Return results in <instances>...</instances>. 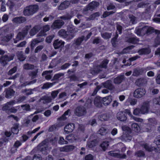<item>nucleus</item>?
I'll list each match as a JSON object with an SVG mask.
<instances>
[{"label": "nucleus", "instance_id": "4c0bfd02", "mask_svg": "<svg viewBox=\"0 0 160 160\" xmlns=\"http://www.w3.org/2000/svg\"><path fill=\"white\" fill-rule=\"evenodd\" d=\"M108 131L104 127H102L98 131V133L101 135H104L107 133Z\"/></svg>", "mask_w": 160, "mask_h": 160}, {"label": "nucleus", "instance_id": "bb28decb", "mask_svg": "<svg viewBox=\"0 0 160 160\" xmlns=\"http://www.w3.org/2000/svg\"><path fill=\"white\" fill-rule=\"evenodd\" d=\"M124 78V76L121 75L115 78L113 81L114 83L116 84H119L122 81Z\"/></svg>", "mask_w": 160, "mask_h": 160}, {"label": "nucleus", "instance_id": "5fc2aeb1", "mask_svg": "<svg viewBox=\"0 0 160 160\" xmlns=\"http://www.w3.org/2000/svg\"><path fill=\"white\" fill-rule=\"evenodd\" d=\"M20 108H22L23 110L28 111L30 110V106L28 105H25L22 106Z\"/></svg>", "mask_w": 160, "mask_h": 160}, {"label": "nucleus", "instance_id": "bf43d9fd", "mask_svg": "<svg viewBox=\"0 0 160 160\" xmlns=\"http://www.w3.org/2000/svg\"><path fill=\"white\" fill-rule=\"evenodd\" d=\"M19 108H20V106H18L16 108L13 107L12 108L9 110L11 112L15 113L17 111V109H19Z\"/></svg>", "mask_w": 160, "mask_h": 160}, {"label": "nucleus", "instance_id": "864d4df0", "mask_svg": "<svg viewBox=\"0 0 160 160\" xmlns=\"http://www.w3.org/2000/svg\"><path fill=\"white\" fill-rule=\"evenodd\" d=\"M135 155L137 157H141L144 156L145 155V154L142 151H140L137 152Z\"/></svg>", "mask_w": 160, "mask_h": 160}, {"label": "nucleus", "instance_id": "e433bc0d", "mask_svg": "<svg viewBox=\"0 0 160 160\" xmlns=\"http://www.w3.org/2000/svg\"><path fill=\"white\" fill-rule=\"evenodd\" d=\"M14 92L12 89H9L7 90L6 92V97L7 98H10L11 96L14 95Z\"/></svg>", "mask_w": 160, "mask_h": 160}, {"label": "nucleus", "instance_id": "7c9ffc66", "mask_svg": "<svg viewBox=\"0 0 160 160\" xmlns=\"http://www.w3.org/2000/svg\"><path fill=\"white\" fill-rule=\"evenodd\" d=\"M15 104V102L14 101H11L7 103L5 106L3 107V110H7L10 108L11 106Z\"/></svg>", "mask_w": 160, "mask_h": 160}, {"label": "nucleus", "instance_id": "412c9836", "mask_svg": "<svg viewBox=\"0 0 160 160\" xmlns=\"http://www.w3.org/2000/svg\"><path fill=\"white\" fill-rule=\"evenodd\" d=\"M137 100L135 99L131 98H128L125 102V104L127 105H129L130 104L131 105H134L136 104Z\"/></svg>", "mask_w": 160, "mask_h": 160}, {"label": "nucleus", "instance_id": "49530a36", "mask_svg": "<svg viewBox=\"0 0 160 160\" xmlns=\"http://www.w3.org/2000/svg\"><path fill=\"white\" fill-rule=\"evenodd\" d=\"M102 37L106 39H107L110 38L111 36V34H110L105 32L102 34Z\"/></svg>", "mask_w": 160, "mask_h": 160}, {"label": "nucleus", "instance_id": "603ef678", "mask_svg": "<svg viewBox=\"0 0 160 160\" xmlns=\"http://www.w3.org/2000/svg\"><path fill=\"white\" fill-rule=\"evenodd\" d=\"M33 68L34 66L33 65L28 64H25L23 66V68L26 69H32Z\"/></svg>", "mask_w": 160, "mask_h": 160}, {"label": "nucleus", "instance_id": "a211bd4d", "mask_svg": "<svg viewBox=\"0 0 160 160\" xmlns=\"http://www.w3.org/2000/svg\"><path fill=\"white\" fill-rule=\"evenodd\" d=\"M64 44V42L61 40H55L53 43V46L54 48L57 49L59 47L63 46Z\"/></svg>", "mask_w": 160, "mask_h": 160}, {"label": "nucleus", "instance_id": "79ce46f5", "mask_svg": "<svg viewBox=\"0 0 160 160\" xmlns=\"http://www.w3.org/2000/svg\"><path fill=\"white\" fill-rule=\"evenodd\" d=\"M67 139L70 142H72L74 141L75 139L74 136L72 134L68 135L66 137Z\"/></svg>", "mask_w": 160, "mask_h": 160}, {"label": "nucleus", "instance_id": "7ed1b4c3", "mask_svg": "<svg viewBox=\"0 0 160 160\" xmlns=\"http://www.w3.org/2000/svg\"><path fill=\"white\" fill-rule=\"evenodd\" d=\"M149 108V104L148 102H145L143 103L141 108V113L145 114L147 113Z\"/></svg>", "mask_w": 160, "mask_h": 160}, {"label": "nucleus", "instance_id": "cd10ccee", "mask_svg": "<svg viewBox=\"0 0 160 160\" xmlns=\"http://www.w3.org/2000/svg\"><path fill=\"white\" fill-rule=\"evenodd\" d=\"M52 72V71H46L42 73V75H46L45 77L47 80H49L51 79L52 76L50 74Z\"/></svg>", "mask_w": 160, "mask_h": 160}, {"label": "nucleus", "instance_id": "393cba45", "mask_svg": "<svg viewBox=\"0 0 160 160\" xmlns=\"http://www.w3.org/2000/svg\"><path fill=\"white\" fill-rule=\"evenodd\" d=\"M104 87L110 90H112L114 88V87L113 85L110 81H107L104 84Z\"/></svg>", "mask_w": 160, "mask_h": 160}, {"label": "nucleus", "instance_id": "052dcab7", "mask_svg": "<svg viewBox=\"0 0 160 160\" xmlns=\"http://www.w3.org/2000/svg\"><path fill=\"white\" fill-rule=\"evenodd\" d=\"M58 92L57 91H53L51 93L52 97L53 99H54L57 95Z\"/></svg>", "mask_w": 160, "mask_h": 160}, {"label": "nucleus", "instance_id": "0e129e2a", "mask_svg": "<svg viewBox=\"0 0 160 160\" xmlns=\"http://www.w3.org/2000/svg\"><path fill=\"white\" fill-rule=\"evenodd\" d=\"M66 95L65 92H62L61 93L59 96V98H63V99H65L66 98Z\"/></svg>", "mask_w": 160, "mask_h": 160}, {"label": "nucleus", "instance_id": "aec40b11", "mask_svg": "<svg viewBox=\"0 0 160 160\" xmlns=\"http://www.w3.org/2000/svg\"><path fill=\"white\" fill-rule=\"evenodd\" d=\"M118 119L121 121H123L127 119V118L122 112H120L117 114Z\"/></svg>", "mask_w": 160, "mask_h": 160}, {"label": "nucleus", "instance_id": "4468645a", "mask_svg": "<svg viewBox=\"0 0 160 160\" xmlns=\"http://www.w3.org/2000/svg\"><path fill=\"white\" fill-rule=\"evenodd\" d=\"M99 5V3L97 2H92L90 3L86 8V10H92L95 8L97 7Z\"/></svg>", "mask_w": 160, "mask_h": 160}, {"label": "nucleus", "instance_id": "69168bd1", "mask_svg": "<svg viewBox=\"0 0 160 160\" xmlns=\"http://www.w3.org/2000/svg\"><path fill=\"white\" fill-rule=\"evenodd\" d=\"M141 113L140 109L139 108H136L133 111V114L135 115H138Z\"/></svg>", "mask_w": 160, "mask_h": 160}, {"label": "nucleus", "instance_id": "a19ab883", "mask_svg": "<svg viewBox=\"0 0 160 160\" xmlns=\"http://www.w3.org/2000/svg\"><path fill=\"white\" fill-rule=\"evenodd\" d=\"M62 126V125H60L59 124L54 125L49 128V130L50 131H52L53 130H56V129H58V128Z\"/></svg>", "mask_w": 160, "mask_h": 160}, {"label": "nucleus", "instance_id": "f03ea898", "mask_svg": "<svg viewBox=\"0 0 160 160\" xmlns=\"http://www.w3.org/2000/svg\"><path fill=\"white\" fill-rule=\"evenodd\" d=\"M145 89L142 88L136 89L133 93V96L134 97L140 98L143 97L146 93Z\"/></svg>", "mask_w": 160, "mask_h": 160}, {"label": "nucleus", "instance_id": "2f4dec72", "mask_svg": "<svg viewBox=\"0 0 160 160\" xmlns=\"http://www.w3.org/2000/svg\"><path fill=\"white\" fill-rule=\"evenodd\" d=\"M151 51L149 48L142 49L140 50L138 52L139 54H148L150 53Z\"/></svg>", "mask_w": 160, "mask_h": 160}, {"label": "nucleus", "instance_id": "f8f14e48", "mask_svg": "<svg viewBox=\"0 0 160 160\" xmlns=\"http://www.w3.org/2000/svg\"><path fill=\"white\" fill-rule=\"evenodd\" d=\"M27 30L25 31L22 33L19 32L17 35L16 39L14 40V42L17 43L18 41L23 39L25 35L27 34Z\"/></svg>", "mask_w": 160, "mask_h": 160}, {"label": "nucleus", "instance_id": "c85d7f7f", "mask_svg": "<svg viewBox=\"0 0 160 160\" xmlns=\"http://www.w3.org/2000/svg\"><path fill=\"white\" fill-rule=\"evenodd\" d=\"M94 104L97 107H101L102 104L101 102L100 98L99 97H96L94 100Z\"/></svg>", "mask_w": 160, "mask_h": 160}, {"label": "nucleus", "instance_id": "4d7b16f0", "mask_svg": "<svg viewBox=\"0 0 160 160\" xmlns=\"http://www.w3.org/2000/svg\"><path fill=\"white\" fill-rule=\"evenodd\" d=\"M54 37V36L53 35L48 37L46 39V42L48 43H50Z\"/></svg>", "mask_w": 160, "mask_h": 160}, {"label": "nucleus", "instance_id": "a18cd8bd", "mask_svg": "<svg viewBox=\"0 0 160 160\" xmlns=\"http://www.w3.org/2000/svg\"><path fill=\"white\" fill-rule=\"evenodd\" d=\"M12 132L14 134H17L18 132V126L15 125L11 129Z\"/></svg>", "mask_w": 160, "mask_h": 160}, {"label": "nucleus", "instance_id": "6ab92c4d", "mask_svg": "<svg viewBox=\"0 0 160 160\" xmlns=\"http://www.w3.org/2000/svg\"><path fill=\"white\" fill-rule=\"evenodd\" d=\"M70 4L68 1H66L61 3L58 7V9L61 10L64 9L68 7Z\"/></svg>", "mask_w": 160, "mask_h": 160}, {"label": "nucleus", "instance_id": "39448f33", "mask_svg": "<svg viewBox=\"0 0 160 160\" xmlns=\"http://www.w3.org/2000/svg\"><path fill=\"white\" fill-rule=\"evenodd\" d=\"M13 55H9V57L5 56L2 57L0 59V62L3 65H5L7 64V62L12 60L13 59Z\"/></svg>", "mask_w": 160, "mask_h": 160}, {"label": "nucleus", "instance_id": "37998d69", "mask_svg": "<svg viewBox=\"0 0 160 160\" xmlns=\"http://www.w3.org/2000/svg\"><path fill=\"white\" fill-rule=\"evenodd\" d=\"M139 72H137L136 71H138L137 70H135L133 72V75L135 76H138L139 74H142L144 72V70L143 69H138Z\"/></svg>", "mask_w": 160, "mask_h": 160}, {"label": "nucleus", "instance_id": "c756f323", "mask_svg": "<svg viewBox=\"0 0 160 160\" xmlns=\"http://www.w3.org/2000/svg\"><path fill=\"white\" fill-rule=\"evenodd\" d=\"M132 130L135 132H138L140 131L139 126L136 123H133L132 125Z\"/></svg>", "mask_w": 160, "mask_h": 160}, {"label": "nucleus", "instance_id": "6e6552de", "mask_svg": "<svg viewBox=\"0 0 160 160\" xmlns=\"http://www.w3.org/2000/svg\"><path fill=\"white\" fill-rule=\"evenodd\" d=\"M59 36H62L65 38H71L73 37L70 33L69 34L68 32H66L64 30L61 29L59 31L58 33Z\"/></svg>", "mask_w": 160, "mask_h": 160}, {"label": "nucleus", "instance_id": "20e7f679", "mask_svg": "<svg viewBox=\"0 0 160 160\" xmlns=\"http://www.w3.org/2000/svg\"><path fill=\"white\" fill-rule=\"evenodd\" d=\"M86 113V110L83 107L77 108L75 110V113L78 116H81L85 115Z\"/></svg>", "mask_w": 160, "mask_h": 160}, {"label": "nucleus", "instance_id": "774afa93", "mask_svg": "<svg viewBox=\"0 0 160 160\" xmlns=\"http://www.w3.org/2000/svg\"><path fill=\"white\" fill-rule=\"evenodd\" d=\"M153 102L156 104H160V96L159 98L154 99L153 100Z\"/></svg>", "mask_w": 160, "mask_h": 160}, {"label": "nucleus", "instance_id": "de8ad7c7", "mask_svg": "<svg viewBox=\"0 0 160 160\" xmlns=\"http://www.w3.org/2000/svg\"><path fill=\"white\" fill-rule=\"evenodd\" d=\"M53 85V83H46L43 85L42 88L43 89H47L51 87Z\"/></svg>", "mask_w": 160, "mask_h": 160}, {"label": "nucleus", "instance_id": "ea45409f", "mask_svg": "<svg viewBox=\"0 0 160 160\" xmlns=\"http://www.w3.org/2000/svg\"><path fill=\"white\" fill-rule=\"evenodd\" d=\"M138 41V38H136L135 37H132L129 38L128 41V42L130 43L135 44L137 43Z\"/></svg>", "mask_w": 160, "mask_h": 160}, {"label": "nucleus", "instance_id": "f3484780", "mask_svg": "<svg viewBox=\"0 0 160 160\" xmlns=\"http://www.w3.org/2000/svg\"><path fill=\"white\" fill-rule=\"evenodd\" d=\"M25 21V18L24 17L15 18H13L12 20L13 22L16 24L22 23L24 22Z\"/></svg>", "mask_w": 160, "mask_h": 160}, {"label": "nucleus", "instance_id": "9d476101", "mask_svg": "<svg viewBox=\"0 0 160 160\" xmlns=\"http://www.w3.org/2000/svg\"><path fill=\"white\" fill-rule=\"evenodd\" d=\"M50 29V27L48 25L43 26L40 32L38 34V36H46V32Z\"/></svg>", "mask_w": 160, "mask_h": 160}, {"label": "nucleus", "instance_id": "58836bf2", "mask_svg": "<svg viewBox=\"0 0 160 160\" xmlns=\"http://www.w3.org/2000/svg\"><path fill=\"white\" fill-rule=\"evenodd\" d=\"M13 35L12 34H9L4 36L2 39L3 42L8 41L12 37Z\"/></svg>", "mask_w": 160, "mask_h": 160}, {"label": "nucleus", "instance_id": "b1692460", "mask_svg": "<svg viewBox=\"0 0 160 160\" xmlns=\"http://www.w3.org/2000/svg\"><path fill=\"white\" fill-rule=\"evenodd\" d=\"M40 29V27L39 26H36L34 27L30 31V34L31 36H33L38 32Z\"/></svg>", "mask_w": 160, "mask_h": 160}, {"label": "nucleus", "instance_id": "0eeeda50", "mask_svg": "<svg viewBox=\"0 0 160 160\" xmlns=\"http://www.w3.org/2000/svg\"><path fill=\"white\" fill-rule=\"evenodd\" d=\"M75 126L73 123H71L66 125L64 129V132L67 134L72 132L74 130Z\"/></svg>", "mask_w": 160, "mask_h": 160}, {"label": "nucleus", "instance_id": "680f3d73", "mask_svg": "<svg viewBox=\"0 0 160 160\" xmlns=\"http://www.w3.org/2000/svg\"><path fill=\"white\" fill-rule=\"evenodd\" d=\"M130 22L132 24H134L136 23V18L133 15L131 16L130 17Z\"/></svg>", "mask_w": 160, "mask_h": 160}, {"label": "nucleus", "instance_id": "2eb2a0df", "mask_svg": "<svg viewBox=\"0 0 160 160\" xmlns=\"http://www.w3.org/2000/svg\"><path fill=\"white\" fill-rule=\"evenodd\" d=\"M74 148V146L72 145L66 146L60 148V150L61 152H68L73 150Z\"/></svg>", "mask_w": 160, "mask_h": 160}, {"label": "nucleus", "instance_id": "1a4fd4ad", "mask_svg": "<svg viewBox=\"0 0 160 160\" xmlns=\"http://www.w3.org/2000/svg\"><path fill=\"white\" fill-rule=\"evenodd\" d=\"M38 147L40 151L42 152L43 154H46L48 153V150L47 149V145L45 144L44 141L39 144Z\"/></svg>", "mask_w": 160, "mask_h": 160}, {"label": "nucleus", "instance_id": "6e6d98bb", "mask_svg": "<svg viewBox=\"0 0 160 160\" xmlns=\"http://www.w3.org/2000/svg\"><path fill=\"white\" fill-rule=\"evenodd\" d=\"M142 30V28L141 29L138 28H137L136 29V33L138 35H140L141 34H144V33H143V32H144V31H143Z\"/></svg>", "mask_w": 160, "mask_h": 160}, {"label": "nucleus", "instance_id": "473e14b6", "mask_svg": "<svg viewBox=\"0 0 160 160\" xmlns=\"http://www.w3.org/2000/svg\"><path fill=\"white\" fill-rule=\"evenodd\" d=\"M97 144L96 140L90 141L88 142L87 144V147L88 148H91L95 146Z\"/></svg>", "mask_w": 160, "mask_h": 160}, {"label": "nucleus", "instance_id": "dca6fc26", "mask_svg": "<svg viewBox=\"0 0 160 160\" xmlns=\"http://www.w3.org/2000/svg\"><path fill=\"white\" fill-rule=\"evenodd\" d=\"M112 100V96H109L107 97L103 98L102 100V102L105 105H108L109 104Z\"/></svg>", "mask_w": 160, "mask_h": 160}, {"label": "nucleus", "instance_id": "13d9d810", "mask_svg": "<svg viewBox=\"0 0 160 160\" xmlns=\"http://www.w3.org/2000/svg\"><path fill=\"white\" fill-rule=\"evenodd\" d=\"M85 160H92L93 159V156L91 154L87 155L85 157Z\"/></svg>", "mask_w": 160, "mask_h": 160}, {"label": "nucleus", "instance_id": "72a5a7b5", "mask_svg": "<svg viewBox=\"0 0 160 160\" xmlns=\"http://www.w3.org/2000/svg\"><path fill=\"white\" fill-rule=\"evenodd\" d=\"M136 84L138 86L142 85L146 83V80L144 78H140L137 79L136 81Z\"/></svg>", "mask_w": 160, "mask_h": 160}, {"label": "nucleus", "instance_id": "3c124183", "mask_svg": "<svg viewBox=\"0 0 160 160\" xmlns=\"http://www.w3.org/2000/svg\"><path fill=\"white\" fill-rule=\"evenodd\" d=\"M54 18L53 16L52 15H50L49 17L44 18L43 19V20L44 22H47L48 21H51Z\"/></svg>", "mask_w": 160, "mask_h": 160}, {"label": "nucleus", "instance_id": "8fccbe9b", "mask_svg": "<svg viewBox=\"0 0 160 160\" xmlns=\"http://www.w3.org/2000/svg\"><path fill=\"white\" fill-rule=\"evenodd\" d=\"M144 148L146 150L148 151H152L154 149L153 147H151V146H149L148 145L145 144L144 145Z\"/></svg>", "mask_w": 160, "mask_h": 160}, {"label": "nucleus", "instance_id": "f257e3e1", "mask_svg": "<svg viewBox=\"0 0 160 160\" xmlns=\"http://www.w3.org/2000/svg\"><path fill=\"white\" fill-rule=\"evenodd\" d=\"M38 9V6L37 5H31L25 8L23 13L26 16L31 15L36 12Z\"/></svg>", "mask_w": 160, "mask_h": 160}, {"label": "nucleus", "instance_id": "a878e982", "mask_svg": "<svg viewBox=\"0 0 160 160\" xmlns=\"http://www.w3.org/2000/svg\"><path fill=\"white\" fill-rule=\"evenodd\" d=\"M120 138L122 141L126 142H129L132 139L130 136L125 134H123Z\"/></svg>", "mask_w": 160, "mask_h": 160}, {"label": "nucleus", "instance_id": "338daca9", "mask_svg": "<svg viewBox=\"0 0 160 160\" xmlns=\"http://www.w3.org/2000/svg\"><path fill=\"white\" fill-rule=\"evenodd\" d=\"M154 142L157 145H160V136H159L154 141Z\"/></svg>", "mask_w": 160, "mask_h": 160}, {"label": "nucleus", "instance_id": "c9c22d12", "mask_svg": "<svg viewBox=\"0 0 160 160\" xmlns=\"http://www.w3.org/2000/svg\"><path fill=\"white\" fill-rule=\"evenodd\" d=\"M108 141H104L101 145V146L103 151H105L109 146Z\"/></svg>", "mask_w": 160, "mask_h": 160}, {"label": "nucleus", "instance_id": "5701e85b", "mask_svg": "<svg viewBox=\"0 0 160 160\" xmlns=\"http://www.w3.org/2000/svg\"><path fill=\"white\" fill-rule=\"evenodd\" d=\"M44 39L43 38H41L38 39H33L31 42V48H33L37 44L42 42L44 40Z\"/></svg>", "mask_w": 160, "mask_h": 160}, {"label": "nucleus", "instance_id": "c03bdc74", "mask_svg": "<svg viewBox=\"0 0 160 160\" xmlns=\"http://www.w3.org/2000/svg\"><path fill=\"white\" fill-rule=\"evenodd\" d=\"M108 61L107 60H104L102 62L100 66V68H105L106 67L108 63Z\"/></svg>", "mask_w": 160, "mask_h": 160}, {"label": "nucleus", "instance_id": "9b49d317", "mask_svg": "<svg viewBox=\"0 0 160 160\" xmlns=\"http://www.w3.org/2000/svg\"><path fill=\"white\" fill-rule=\"evenodd\" d=\"M64 22L62 20H56L52 25L51 27L53 29L59 28L63 25Z\"/></svg>", "mask_w": 160, "mask_h": 160}, {"label": "nucleus", "instance_id": "ddd939ff", "mask_svg": "<svg viewBox=\"0 0 160 160\" xmlns=\"http://www.w3.org/2000/svg\"><path fill=\"white\" fill-rule=\"evenodd\" d=\"M108 154L111 156L115 157L121 158H125L126 156L125 155H121L114 151L109 152Z\"/></svg>", "mask_w": 160, "mask_h": 160}, {"label": "nucleus", "instance_id": "4be33fe9", "mask_svg": "<svg viewBox=\"0 0 160 160\" xmlns=\"http://www.w3.org/2000/svg\"><path fill=\"white\" fill-rule=\"evenodd\" d=\"M124 112L126 114H128L131 117H132L133 120L136 121L141 122L142 121V119L133 117L132 114V113L130 110L128 109H126L124 110Z\"/></svg>", "mask_w": 160, "mask_h": 160}, {"label": "nucleus", "instance_id": "423d86ee", "mask_svg": "<svg viewBox=\"0 0 160 160\" xmlns=\"http://www.w3.org/2000/svg\"><path fill=\"white\" fill-rule=\"evenodd\" d=\"M142 31H144L143 32V33H152L155 32L156 34H160V31L158 30H154L152 27H150L148 26H145L142 28Z\"/></svg>", "mask_w": 160, "mask_h": 160}, {"label": "nucleus", "instance_id": "e2e57ef3", "mask_svg": "<svg viewBox=\"0 0 160 160\" xmlns=\"http://www.w3.org/2000/svg\"><path fill=\"white\" fill-rule=\"evenodd\" d=\"M17 70V68L16 67H14L13 68L9 70L8 72V74L11 75L15 73Z\"/></svg>", "mask_w": 160, "mask_h": 160}, {"label": "nucleus", "instance_id": "f704fd0d", "mask_svg": "<svg viewBox=\"0 0 160 160\" xmlns=\"http://www.w3.org/2000/svg\"><path fill=\"white\" fill-rule=\"evenodd\" d=\"M109 117V116L108 114H102L99 116L98 118L101 121H105L108 120Z\"/></svg>", "mask_w": 160, "mask_h": 160}, {"label": "nucleus", "instance_id": "09e8293b", "mask_svg": "<svg viewBox=\"0 0 160 160\" xmlns=\"http://www.w3.org/2000/svg\"><path fill=\"white\" fill-rule=\"evenodd\" d=\"M59 143L61 144H66L67 142L64 140L63 137H60Z\"/></svg>", "mask_w": 160, "mask_h": 160}]
</instances>
